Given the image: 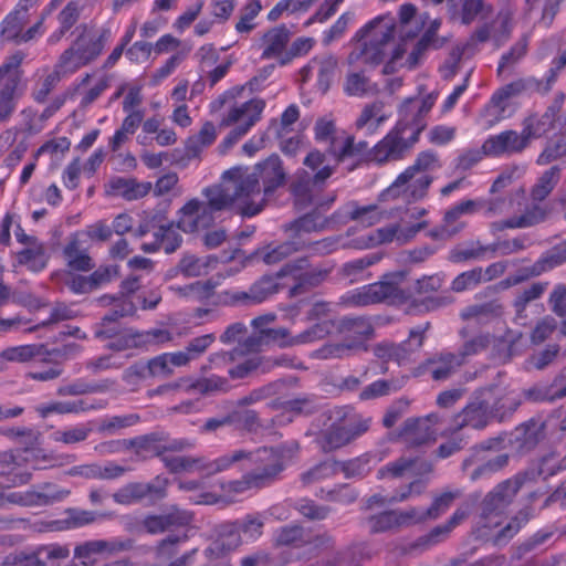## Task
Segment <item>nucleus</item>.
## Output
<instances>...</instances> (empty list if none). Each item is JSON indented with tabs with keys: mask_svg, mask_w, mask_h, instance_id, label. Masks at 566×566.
I'll return each instance as SVG.
<instances>
[{
	"mask_svg": "<svg viewBox=\"0 0 566 566\" xmlns=\"http://www.w3.org/2000/svg\"><path fill=\"white\" fill-rule=\"evenodd\" d=\"M433 178L430 175H416L409 172L405 177V170L379 196L380 201L401 199L405 202H415L423 199Z\"/></svg>",
	"mask_w": 566,
	"mask_h": 566,
	"instance_id": "ddd939ff",
	"label": "nucleus"
},
{
	"mask_svg": "<svg viewBox=\"0 0 566 566\" xmlns=\"http://www.w3.org/2000/svg\"><path fill=\"white\" fill-rule=\"evenodd\" d=\"M371 423V418L356 412L349 406L331 410L328 423L316 436V443L324 452H332L348 446L364 433Z\"/></svg>",
	"mask_w": 566,
	"mask_h": 566,
	"instance_id": "7ed1b4c3",
	"label": "nucleus"
},
{
	"mask_svg": "<svg viewBox=\"0 0 566 566\" xmlns=\"http://www.w3.org/2000/svg\"><path fill=\"white\" fill-rule=\"evenodd\" d=\"M243 544V539L232 521L221 523L216 528V537L205 549L209 559L222 558L237 551Z\"/></svg>",
	"mask_w": 566,
	"mask_h": 566,
	"instance_id": "4be33fe9",
	"label": "nucleus"
},
{
	"mask_svg": "<svg viewBox=\"0 0 566 566\" xmlns=\"http://www.w3.org/2000/svg\"><path fill=\"white\" fill-rule=\"evenodd\" d=\"M239 90H229L218 96L210 104L211 112H219L229 104L228 111L223 114L220 126L233 127L241 133L247 134L260 119L265 107V102L261 98H252L243 103H233Z\"/></svg>",
	"mask_w": 566,
	"mask_h": 566,
	"instance_id": "0eeeda50",
	"label": "nucleus"
},
{
	"mask_svg": "<svg viewBox=\"0 0 566 566\" xmlns=\"http://www.w3.org/2000/svg\"><path fill=\"white\" fill-rule=\"evenodd\" d=\"M327 144L328 153L336 159V161H342L347 157L358 156L367 149L366 142L355 144L354 137L345 132H339L328 140Z\"/></svg>",
	"mask_w": 566,
	"mask_h": 566,
	"instance_id": "ea45409f",
	"label": "nucleus"
},
{
	"mask_svg": "<svg viewBox=\"0 0 566 566\" xmlns=\"http://www.w3.org/2000/svg\"><path fill=\"white\" fill-rule=\"evenodd\" d=\"M38 458V451L24 450L22 454L3 453L0 455V463L12 468L6 472L8 476V486H20L27 484L31 480V472L21 470V462H33Z\"/></svg>",
	"mask_w": 566,
	"mask_h": 566,
	"instance_id": "72a5a7b5",
	"label": "nucleus"
},
{
	"mask_svg": "<svg viewBox=\"0 0 566 566\" xmlns=\"http://www.w3.org/2000/svg\"><path fill=\"white\" fill-rule=\"evenodd\" d=\"M440 422L437 413H430L422 418L408 419L402 428L401 438L410 446H422L436 439L437 431L433 428Z\"/></svg>",
	"mask_w": 566,
	"mask_h": 566,
	"instance_id": "b1692460",
	"label": "nucleus"
},
{
	"mask_svg": "<svg viewBox=\"0 0 566 566\" xmlns=\"http://www.w3.org/2000/svg\"><path fill=\"white\" fill-rule=\"evenodd\" d=\"M462 495V491L459 489L446 490L442 493L433 497L432 504L428 509L413 507L418 513L417 523H421L427 520H436L443 513H446L453 502Z\"/></svg>",
	"mask_w": 566,
	"mask_h": 566,
	"instance_id": "c03bdc74",
	"label": "nucleus"
},
{
	"mask_svg": "<svg viewBox=\"0 0 566 566\" xmlns=\"http://www.w3.org/2000/svg\"><path fill=\"white\" fill-rule=\"evenodd\" d=\"M77 30L80 34L59 59V69L64 73H74L97 59L111 38V31L107 28L83 24Z\"/></svg>",
	"mask_w": 566,
	"mask_h": 566,
	"instance_id": "39448f33",
	"label": "nucleus"
},
{
	"mask_svg": "<svg viewBox=\"0 0 566 566\" xmlns=\"http://www.w3.org/2000/svg\"><path fill=\"white\" fill-rule=\"evenodd\" d=\"M328 271L308 263L306 259H297L286 263L276 274L277 277L291 279L290 295L295 296L325 281Z\"/></svg>",
	"mask_w": 566,
	"mask_h": 566,
	"instance_id": "4468645a",
	"label": "nucleus"
},
{
	"mask_svg": "<svg viewBox=\"0 0 566 566\" xmlns=\"http://www.w3.org/2000/svg\"><path fill=\"white\" fill-rule=\"evenodd\" d=\"M284 180L277 156H271L253 168L233 167L222 174L220 184L202 189L203 199L192 198L178 210L177 227L185 233L207 230L222 211L253 217L263 210Z\"/></svg>",
	"mask_w": 566,
	"mask_h": 566,
	"instance_id": "f257e3e1",
	"label": "nucleus"
},
{
	"mask_svg": "<svg viewBox=\"0 0 566 566\" xmlns=\"http://www.w3.org/2000/svg\"><path fill=\"white\" fill-rule=\"evenodd\" d=\"M447 7L450 19L462 24H470L480 14L489 15L493 11L483 0H448Z\"/></svg>",
	"mask_w": 566,
	"mask_h": 566,
	"instance_id": "c756f323",
	"label": "nucleus"
},
{
	"mask_svg": "<svg viewBox=\"0 0 566 566\" xmlns=\"http://www.w3.org/2000/svg\"><path fill=\"white\" fill-rule=\"evenodd\" d=\"M218 260L211 255L197 256L185 254L177 264V272L186 277H198L209 274L216 268Z\"/></svg>",
	"mask_w": 566,
	"mask_h": 566,
	"instance_id": "a18cd8bd",
	"label": "nucleus"
},
{
	"mask_svg": "<svg viewBox=\"0 0 566 566\" xmlns=\"http://www.w3.org/2000/svg\"><path fill=\"white\" fill-rule=\"evenodd\" d=\"M144 113L142 111L130 112L124 118L122 126L115 132L109 142L111 148L115 151L133 136L143 123Z\"/></svg>",
	"mask_w": 566,
	"mask_h": 566,
	"instance_id": "4d7b16f0",
	"label": "nucleus"
},
{
	"mask_svg": "<svg viewBox=\"0 0 566 566\" xmlns=\"http://www.w3.org/2000/svg\"><path fill=\"white\" fill-rule=\"evenodd\" d=\"M325 163V156L318 150H313L304 158V165L314 171L313 184L319 185L328 179L334 172V168Z\"/></svg>",
	"mask_w": 566,
	"mask_h": 566,
	"instance_id": "338daca9",
	"label": "nucleus"
},
{
	"mask_svg": "<svg viewBox=\"0 0 566 566\" xmlns=\"http://www.w3.org/2000/svg\"><path fill=\"white\" fill-rule=\"evenodd\" d=\"M440 25V20H432L417 42L408 43L405 40L403 43H399L392 51L389 61L385 64L384 73H394L397 71V67L402 66L413 69L422 61L429 49L440 48L443 44V41L437 36Z\"/></svg>",
	"mask_w": 566,
	"mask_h": 566,
	"instance_id": "9d476101",
	"label": "nucleus"
},
{
	"mask_svg": "<svg viewBox=\"0 0 566 566\" xmlns=\"http://www.w3.org/2000/svg\"><path fill=\"white\" fill-rule=\"evenodd\" d=\"M555 80V71L549 70L548 74L546 75V84L544 86H542L541 83H538L535 78H518L500 87L493 94L502 102L509 103V99L522 95L534 86H537V90L545 94L551 90Z\"/></svg>",
	"mask_w": 566,
	"mask_h": 566,
	"instance_id": "f704fd0d",
	"label": "nucleus"
},
{
	"mask_svg": "<svg viewBox=\"0 0 566 566\" xmlns=\"http://www.w3.org/2000/svg\"><path fill=\"white\" fill-rule=\"evenodd\" d=\"M486 394L482 389L479 390L465 408L454 417L453 431L464 427L482 429L489 423L493 416L490 411V400L486 398Z\"/></svg>",
	"mask_w": 566,
	"mask_h": 566,
	"instance_id": "f3484780",
	"label": "nucleus"
},
{
	"mask_svg": "<svg viewBox=\"0 0 566 566\" xmlns=\"http://www.w3.org/2000/svg\"><path fill=\"white\" fill-rule=\"evenodd\" d=\"M510 116L509 103L502 102L493 94L490 102L480 113L479 123L489 129Z\"/></svg>",
	"mask_w": 566,
	"mask_h": 566,
	"instance_id": "6e6d98bb",
	"label": "nucleus"
},
{
	"mask_svg": "<svg viewBox=\"0 0 566 566\" xmlns=\"http://www.w3.org/2000/svg\"><path fill=\"white\" fill-rule=\"evenodd\" d=\"M544 211L537 207L526 211L521 216L511 217L506 220L493 222L491 230L493 232L503 231L505 229L528 228L544 220Z\"/></svg>",
	"mask_w": 566,
	"mask_h": 566,
	"instance_id": "864d4df0",
	"label": "nucleus"
},
{
	"mask_svg": "<svg viewBox=\"0 0 566 566\" xmlns=\"http://www.w3.org/2000/svg\"><path fill=\"white\" fill-rule=\"evenodd\" d=\"M185 389L186 391H190L192 389L199 392H209V391H226L229 389L228 381L219 376H210L202 380L190 381L187 379H180L174 384H168L159 387L157 391L159 394H166L168 391Z\"/></svg>",
	"mask_w": 566,
	"mask_h": 566,
	"instance_id": "4c0bfd02",
	"label": "nucleus"
},
{
	"mask_svg": "<svg viewBox=\"0 0 566 566\" xmlns=\"http://www.w3.org/2000/svg\"><path fill=\"white\" fill-rule=\"evenodd\" d=\"M290 38L291 33L284 24L273 27L265 31L258 44L259 50H261V59L277 60L281 64H285L289 61V59H286V48Z\"/></svg>",
	"mask_w": 566,
	"mask_h": 566,
	"instance_id": "412c9836",
	"label": "nucleus"
},
{
	"mask_svg": "<svg viewBox=\"0 0 566 566\" xmlns=\"http://www.w3.org/2000/svg\"><path fill=\"white\" fill-rule=\"evenodd\" d=\"M343 88L345 94L356 97L373 96L378 93V86L358 71L348 72Z\"/></svg>",
	"mask_w": 566,
	"mask_h": 566,
	"instance_id": "3c124183",
	"label": "nucleus"
},
{
	"mask_svg": "<svg viewBox=\"0 0 566 566\" xmlns=\"http://www.w3.org/2000/svg\"><path fill=\"white\" fill-rule=\"evenodd\" d=\"M427 213V209L422 207L408 209L398 224L378 229L377 237L371 239L373 243L391 242L394 239L407 241L413 238L428 227V221L423 219Z\"/></svg>",
	"mask_w": 566,
	"mask_h": 566,
	"instance_id": "2eb2a0df",
	"label": "nucleus"
},
{
	"mask_svg": "<svg viewBox=\"0 0 566 566\" xmlns=\"http://www.w3.org/2000/svg\"><path fill=\"white\" fill-rule=\"evenodd\" d=\"M35 506L51 505L65 500L70 495V491L61 489L56 484L44 483L32 488Z\"/></svg>",
	"mask_w": 566,
	"mask_h": 566,
	"instance_id": "0e129e2a",
	"label": "nucleus"
},
{
	"mask_svg": "<svg viewBox=\"0 0 566 566\" xmlns=\"http://www.w3.org/2000/svg\"><path fill=\"white\" fill-rule=\"evenodd\" d=\"M534 127L526 124L518 133L513 129H506L499 134L489 136L483 142V151L486 157H509L515 154H522L532 142V136L535 135Z\"/></svg>",
	"mask_w": 566,
	"mask_h": 566,
	"instance_id": "f8f14e48",
	"label": "nucleus"
},
{
	"mask_svg": "<svg viewBox=\"0 0 566 566\" xmlns=\"http://www.w3.org/2000/svg\"><path fill=\"white\" fill-rule=\"evenodd\" d=\"M113 195L126 200H137L145 197L151 190L150 182H140L133 178L116 177L109 181Z\"/></svg>",
	"mask_w": 566,
	"mask_h": 566,
	"instance_id": "49530a36",
	"label": "nucleus"
},
{
	"mask_svg": "<svg viewBox=\"0 0 566 566\" xmlns=\"http://www.w3.org/2000/svg\"><path fill=\"white\" fill-rule=\"evenodd\" d=\"M427 19V14L417 15V9L413 4H402L399 9V20L402 34L401 43H403L405 40H407L408 43H411L413 38L422 31Z\"/></svg>",
	"mask_w": 566,
	"mask_h": 566,
	"instance_id": "79ce46f5",
	"label": "nucleus"
},
{
	"mask_svg": "<svg viewBox=\"0 0 566 566\" xmlns=\"http://www.w3.org/2000/svg\"><path fill=\"white\" fill-rule=\"evenodd\" d=\"M287 365L286 358H264L261 356H253L248 359H245L243 363L239 364L238 366L230 368L228 370L229 375L232 378H243L248 376L252 371L260 370L261 373H268L271 370L274 366H283Z\"/></svg>",
	"mask_w": 566,
	"mask_h": 566,
	"instance_id": "8fccbe9b",
	"label": "nucleus"
},
{
	"mask_svg": "<svg viewBox=\"0 0 566 566\" xmlns=\"http://www.w3.org/2000/svg\"><path fill=\"white\" fill-rule=\"evenodd\" d=\"M496 247L483 245L480 241H471L454 248L450 253L452 262L482 260L488 252H495Z\"/></svg>",
	"mask_w": 566,
	"mask_h": 566,
	"instance_id": "13d9d810",
	"label": "nucleus"
},
{
	"mask_svg": "<svg viewBox=\"0 0 566 566\" xmlns=\"http://www.w3.org/2000/svg\"><path fill=\"white\" fill-rule=\"evenodd\" d=\"M481 211V202L476 199H465L450 207L443 217V224L430 231L434 238L450 237L460 232L464 223L460 222L463 216L474 214Z\"/></svg>",
	"mask_w": 566,
	"mask_h": 566,
	"instance_id": "aec40b11",
	"label": "nucleus"
},
{
	"mask_svg": "<svg viewBox=\"0 0 566 566\" xmlns=\"http://www.w3.org/2000/svg\"><path fill=\"white\" fill-rule=\"evenodd\" d=\"M17 263L27 266L30 271L39 272L46 266L44 248L39 242H33L17 253Z\"/></svg>",
	"mask_w": 566,
	"mask_h": 566,
	"instance_id": "bf43d9fd",
	"label": "nucleus"
},
{
	"mask_svg": "<svg viewBox=\"0 0 566 566\" xmlns=\"http://www.w3.org/2000/svg\"><path fill=\"white\" fill-rule=\"evenodd\" d=\"M44 354L45 346L43 344H25L7 347L0 352V370H3L8 363L27 364Z\"/></svg>",
	"mask_w": 566,
	"mask_h": 566,
	"instance_id": "58836bf2",
	"label": "nucleus"
},
{
	"mask_svg": "<svg viewBox=\"0 0 566 566\" xmlns=\"http://www.w3.org/2000/svg\"><path fill=\"white\" fill-rule=\"evenodd\" d=\"M336 328L345 335V340L327 344L313 353L319 359L344 358L358 350H366L365 340L371 333V325L363 317H344L336 323Z\"/></svg>",
	"mask_w": 566,
	"mask_h": 566,
	"instance_id": "1a4fd4ad",
	"label": "nucleus"
},
{
	"mask_svg": "<svg viewBox=\"0 0 566 566\" xmlns=\"http://www.w3.org/2000/svg\"><path fill=\"white\" fill-rule=\"evenodd\" d=\"M560 171L558 166H553L537 178L530 193L533 201L541 202L549 196L560 179Z\"/></svg>",
	"mask_w": 566,
	"mask_h": 566,
	"instance_id": "5fc2aeb1",
	"label": "nucleus"
},
{
	"mask_svg": "<svg viewBox=\"0 0 566 566\" xmlns=\"http://www.w3.org/2000/svg\"><path fill=\"white\" fill-rule=\"evenodd\" d=\"M132 547L129 541L113 539H92L81 543L74 548V557L83 565H93L97 556H111L125 552Z\"/></svg>",
	"mask_w": 566,
	"mask_h": 566,
	"instance_id": "6ab92c4d",
	"label": "nucleus"
},
{
	"mask_svg": "<svg viewBox=\"0 0 566 566\" xmlns=\"http://www.w3.org/2000/svg\"><path fill=\"white\" fill-rule=\"evenodd\" d=\"M385 104L380 101L366 104L355 120V128L367 135H374L389 119Z\"/></svg>",
	"mask_w": 566,
	"mask_h": 566,
	"instance_id": "2f4dec72",
	"label": "nucleus"
},
{
	"mask_svg": "<svg viewBox=\"0 0 566 566\" xmlns=\"http://www.w3.org/2000/svg\"><path fill=\"white\" fill-rule=\"evenodd\" d=\"M192 514L185 510L172 507L171 511L160 515H149L143 521V526L149 534L164 533L172 527L188 525Z\"/></svg>",
	"mask_w": 566,
	"mask_h": 566,
	"instance_id": "7c9ffc66",
	"label": "nucleus"
},
{
	"mask_svg": "<svg viewBox=\"0 0 566 566\" xmlns=\"http://www.w3.org/2000/svg\"><path fill=\"white\" fill-rule=\"evenodd\" d=\"M517 490V482L505 481L490 492L482 503L480 524L485 528L500 526L504 509Z\"/></svg>",
	"mask_w": 566,
	"mask_h": 566,
	"instance_id": "dca6fc26",
	"label": "nucleus"
},
{
	"mask_svg": "<svg viewBox=\"0 0 566 566\" xmlns=\"http://www.w3.org/2000/svg\"><path fill=\"white\" fill-rule=\"evenodd\" d=\"M168 480L164 476H156L147 483H130L114 494V500L119 504H130L133 502L148 499L158 501L167 494Z\"/></svg>",
	"mask_w": 566,
	"mask_h": 566,
	"instance_id": "a211bd4d",
	"label": "nucleus"
},
{
	"mask_svg": "<svg viewBox=\"0 0 566 566\" xmlns=\"http://www.w3.org/2000/svg\"><path fill=\"white\" fill-rule=\"evenodd\" d=\"M437 96L409 98L400 107L396 125L368 151V160L377 165L399 161L407 157L426 128V117Z\"/></svg>",
	"mask_w": 566,
	"mask_h": 566,
	"instance_id": "f03ea898",
	"label": "nucleus"
},
{
	"mask_svg": "<svg viewBox=\"0 0 566 566\" xmlns=\"http://www.w3.org/2000/svg\"><path fill=\"white\" fill-rule=\"evenodd\" d=\"M527 171L526 164H513L506 166L493 181L490 193H496L523 178Z\"/></svg>",
	"mask_w": 566,
	"mask_h": 566,
	"instance_id": "774afa93",
	"label": "nucleus"
},
{
	"mask_svg": "<svg viewBox=\"0 0 566 566\" xmlns=\"http://www.w3.org/2000/svg\"><path fill=\"white\" fill-rule=\"evenodd\" d=\"M336 66L337 59L334 55L327 54L312 59L308 64L303 67L302 72L305 80L316 74L319 86L325 91L329 86Z\"/></svg>",
	"mask_w": 566,
	"mask_h": 566,
	"instance_id": "37998d69",
	"label": "nucleus"
},
{
	"mask_svg": "<svg viewBox=\"0 0 566 566\" xmlns=\"http://www.w3.org/2000/svg\"><path fill=\"white\" fill-rule=\"evenodd\" d=\"M106 402L104 400L91 401L88 399H78L72 401H55L36 407V412L42 417L46 418L52 413L66 415V413H81L91 410H97L105 408Z\"/></svg>",
	"mask_w": 566,
	"mask_h": 566,
	"instance_id": "473e14b6",
	"label": "nucleus"
},
{
	"mask_svg": "<svg viewBox=\"0 0 566 566\" xmlns=\"http://www.w3.org/2000/svg\"><path fill=\"white\" fill-rule=\"evenodd\" d=\"M405 280L403 272L388 273L376 283L353 290L343 296V303L349 306H367L371 304L388 302L401 303L408 298L401 289Z\"/></svg>",
	"mask_w": 566,
	"mask_h": 566,
	"instance_id": "6e6552de",
	"label": "nucleus"
},
{
	"mask_svg": "<svg viewBox=\"0 0 566 566\" xmlns=\"http://www.w3.org/2000/svg\"><path fill=\"white\" fill-rule=\"evenodd\" d=\"M120 300V311L115 310L113 314L104 316L99 323H96L93 326L95 338L101 340L112 339L119 334L120 327L117 322V318L128 315L133 312L132 302H127V297H122Z\"/></svg>",
	"mask_w": 566,
	"mask_h": 566,
	"instance_id": "a19ab883",
	"label": "nucleus"
},
{
	"mask_svg": "<svg viewBox=\"0 0 566 566\" xmlns=\"http://www.w3.org/2000/svg\"><path fill=\"white\" fill-rule=\"evenodd\" d=\"M395 23L387 18H376L357 31V43L348 54L347 63L353 69L374 67L382 62L386 46L392 39Z\"/></svg>",
	"mask_w": 566,
	"mask_h": 566,
	"instance_id": "20e7f679",
	"label": "nucleus"
},
{
	"mask_svg": "<svg viewBox=\"0 0 566 566\" xmlns=\"http://www.w3.org/2000/svg\"><path fill=\"white\" fill-rule=\"evenodd\" d=\"M22 51L8 56L0 65V124L7 122L15 109V96L21 83Z\"/></svg>",
	"mask_w": 566,
	"mask_h": 566,
	"instance_id": "9b49d317",
	"label": "nucleus"
},
{
	"mask_svg": "<svg viewBox=\"0 0 566 566\" xmlns=\"http://www.w3.org/2000/svg\"><path fill=\"white\" fill-rule=\"evenodd\" d=\"M426 488V482L422 480H415L411 483H409L408 486L402 489L401 491L397 492L392 496H384L381 494H375L369 497L368 500V506L374 505H385V504H392L397 502H403L408 500L412 495H419L422 493V491Z\"/></svg>",
	"mask_w": 566,
	"mask_h": 566,
	"instance_id": "680f3d73",
	"label": "nucleus"
},
{
	"mask_svg": "<svg viewBox=\"0 0 566 566\" xmlns=\"http://www.w3.org/2000/svg\"><path fill=\"white\" fill-rule=\"evenodd\" d=\"M385 457L386 454L382 452H368L354 460L340 464L339 469H342L348 478L363 476L370 470L371 464L380 462Z\"/></svg>",
	"mask_w": 566,
	"mask_h": 566,
	"instance_id": "052dcab7",
	"label": "nucleus"
},
{
	"mask_svg": "<svg viewBox=\"0 0 566 566\" xmlns=\"http://www.w3.org/2000/svg\"><path fill=\"white\" fill-rule=\"evenodd\" d=\"M263 9L261 0H245L238 11L234 30L240 35H249L258 27V17Z\"/></svg>",
	"mask_w": 566,
	"mask_h": 566,
	"instance_id": "de8ad7c7",
	"label": "nucleus"
},
{
	"mask_svg": "<svg viewBox=\"0 0 566 566\" xmlns=\"http://www.w3.org/2000/svg\"><path fill=\"white\" fill-rule=\"evenodd\" d=\"M243 542H254L262 535L264 521L260 514H249L243 518L232 521Z\"/></svg>",
	"mask_w": 566,
	"mask_h": 566,
	"instance_id": "69168bd1",
	"label": "nucleus"
},
{
	"mask_svg": "<svg viewBox=\"0 0 566 566\" xmlns=\"http://www.w3.org/2000/svg\"><path fill=\"white\" fill-rule=\"evenodd\" d=\"M469 515V511L463 507L457 509L447 523L434 527L427 536L426 543L436 545L449 536V534Z\"/></svg>",
	"mask_w": 566,
	"mask_h": 566,
	"instance_id": "e2e57ef3",
	"label": "nucleus"
},
{
	"mask_svg": "<svg viewBox=\"0 0 566 566\" xmlns=\"http://www.w3.org/2000/svg\"><path fill=\"white\" fill-rule=\"evenodd\" d=\"M431 472V465L422 460L400 458L395 462H390L378 470L377 476L382 479L387 475L394 478L402 475H423Z\"/></svg>",
	"mask_w": 566,
	"mask_h": 566,
	"instance_id": "e433bc0d",
	"label": "nucleus"
},
{
	"mask_svg": "<svg viewBox=\"0 0 566 566\" xmlns=\"http://www.w3.org/2000/svg\"><path fill=\"white\" fill-rule=\"evenodd\" d=\"M66 517L62 521L41 522L34 524L38 532H54L71 528H78L94 523L98 517H106V514H97L92 511L69 509L65 512Z\"/></svg>",
	"mask_w": 566,
	"mask_h": 566,
	"instance_id": "c85d7f7f",
	"label": "nucleus"
},
{
	"mask_svg": "<svg viewBox=\"0 0 566 566\" xmlns=\"http://www.w3.org/2000/svg\"><path fill=\"white\" fill-rule=\"evenodd\" d=\"M462 364L463 359L459 355L447 353L428 359L424 369L431 375L432 379L446 380Z\"/></svg>",
	"mask_w": 566,
	"mask_h": 566,
	"instance_id": "09e8293b",
	"label": "nucleus"
},
{
	"mask_svg": "<svg viewBox=\"0 0 566 566\" xmlns=\"http://www.w3.org/2000/svg\"><path fill=\"white\" fill-rule=\"evenodd\" d=\"M486 391V398L490 400V411L493 418L503 420L511 416L522 402V394L510 387H492L482 389Z\"/></svg>",
	"mask_w": 566,
	"mask_h": 566,
	"instance_id": "393cba45",
	"label": "nucleus"
},
{
	"mask_svg": "<svg viewBox=\"0 0 566 566\" xmlns=\"http://www.w3.org/2000/svg\"><path fill=\"white\" fill-rule=\"evenodd\" d=\"M91 245L84 240V234L77 231L67 238L63 248V256L66 265L78 272H88L94 268V262L88 254Z\"/></svg>",
	"mask_w": 566,
	"mask_h": 566,
	"instance_id": "a878e982",
	"label": "nucleus"
},
{
	"mask_svg": "<svg viewBox=\"0 0 566 566\" xmlns=\"http://www.w3.org/2000/svg\"><path fill=\"white\" fill-rule=\"evenodd\" d=\"M29 21V13L23 9H13L2 21L1 34L6 40L21 43L23 29Z\"/></svg>",
	"mask_w": 566,
	"mask_h": 566,
	"instance_id": "603ef678",
	"label": "nucleus"
},
{
	"mask_svg": "<svg viewBox=\"0 0 566 566\" xmlns=\"http://www.w3.org/2000/svg\"><path fill=\"white\" fill-rule=\"evenodd\" d=\"M429 324L427 323L424 327H418L410 331L408 346L406 347L405 344H390V343H379L374 346V355L382 359L385 361L387 360H395L398 364H402L409 356V352L416 350L422 346L423 338H424V332L428 328Z\"/></svg>",
	"mask_w": 566,
	"mask_h": 566,
	"instance_id": "5701e85b",
	"label": "nucleus"
},
{
	"mask_svg": "<svg viewBox=\"0 0 566 566\" xmlns=\"http://www.w3.org/2000/svg\"><path fill=\"white\" fill-rule=\"evenodd\" d=\"M114 338L115 339L111 342L107 347L113 350L122 352L149 344L166 343L171 339V335L167 329L154 328L144 333H119Z\"/></svg>",
	"mask_w": 566,
	"mask_h": 566,
	"instance_id": "bb28decb",
	"label": "nucleus"
},
{
	"mask_svg": "<svg viewBox=\"0 0 566 566\" xmlns=\"http://www.w3.org/2000/svg\"><path fill=\"white\" fill-rule=\"evenodd\" d=\"M418 513L413 507L405 511H387L378 515L370 516L367 525L370 532L380 533L397 530L403 526L417 524Z\"/></svg>",
	"mask_w": 566,
	"mask_h": 566,
	"instance_id": "cd10ccee",
	"label": "nucleus"
},
{
	"mask_svg": "<svg viewBox=\"0 0 566 566\" xmlns=\"http://www.w3.org/2000/svg\"><path fill=\"white\" fill-rule=\"evenodd\" d=\"M279 285L274 277L265 276L260 281L255 282L249 290V292L233 291L228 292L229 300L232 303H261L269 296L276 293Z\"/></svg>",
	"mask_w": 566,
	"mask_h": 566,
	"instance_id": "c9c22d12",
	"label": "nucleus"
},
{
	"mask_svg": "<svg viewBox=\"0 0 566 566\" xmlns=\"http://www.w3.org/2000/svg\"><path fill=\"white\" fill-rule=\"evenodd\" d=\"M297 452L298 444L291 441L277 448H260L254 451H245L244 461L249 467H253L250 472L253 474L254 481L264 488L275 481Z\"/></svg>",
	"mask_w": 566,
	"mask_h": 566,
	"instance_id": "423d86ee",
	"label": "nucleus"
}]
</instances>
